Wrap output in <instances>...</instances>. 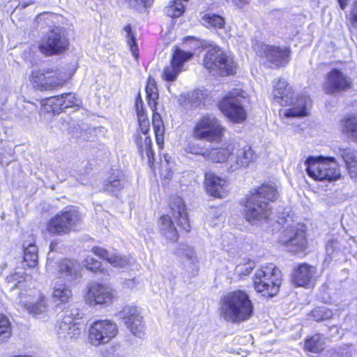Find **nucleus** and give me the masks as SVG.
<instances>
[{
	"instance_id": "44",
	"label": "nucleus",
	"mask_w": 357,
	"mask_h": 357,
	"mask_svg": "<svg viewBox=\"0 0 357 357\" xmlns=\"http://www.w3.org/2000/svg\"><path fill=\"white\" fill-rule=\"evenodd\" d=\"M59 96L61 100L62 112L67 108H78L80 105L79 100L73 93H63Z\"/></svg>"
},
{
	"instance_id": "14",
	"label": "nucleus",
	"mask_w": 357,
	"mask_h": 357,
	"mask_svg": "<svg viewBox=\"0 0 357 357\" xmlns=\"http://www.w3.org/2000/svg\"><path fill=\"white\" fill-rule=\"evenodd\" d=\"M248 222L257 225L262 220L268 219L271 215V207L267 201H262L252 192L248 197L243 211Z\"/></svg>"
},
{
	"instance_id": "41",
	"label": "nucleus",
	"mask_w": 357,
	"mask_h": 357,
	"mask_svg": "<svg viewBox=\"0 0 357 357\" xmlns=\"http://www.w3.org/2000/svg\"><path fill=\"white\" fill-rule=\"evenodd\" d=\"M169 160L167 158H149V165L153 169L158 168L162 175L169 178L171 176L170 171L168 167Z\"/></svg>"
},
{
	"instance_id": "30",
	"label": "nucleus",
	"mask_w": 357,
	"mask_h": 357,
	"mask_svg": "<svg viewBox=\"0 0 357 357\" xmlns=\"http://www.w3.org/2000/svg\"><path fill=\"white\" fill-rule=\"evenodd\" d=\"M160 234L167 241L176 242L178 239V233L169 215H164L158 221Z\"/></svg>"
},
{
	"instance_id": "2",
	"label": "nucleus",
	"mask_w": 357,
	"mask_h": 357,
	"mask_svg": "<svg viewBox=\"0 0 357 357\" xmlns=\"http://www.w3.org/2000/svg\"><path fill=\"white\" fill-rule=\"evenodd\" d=\"M294 89L283 79H279L273 89V101L280 106H290L284 112L287 118H299L309 115L308 108L312 105L309 96L300 94L293 98Z\"/></svg>"
},
{
	"instance_id": "33",
	"label": "nucleus",
	"mask_w": 357,
	"mask_h": 357,
	"mask_svg": "<svg viewBox=\"0 0 357 357\" xmlns=\"http://www.w3.org/2000/svg\"><path fill=\"white\" fill-rule=\"evenodd\" d=\"M252 193L258 196L262 201L274 202L279 197L278 188L275 184H263L254 190Z\"/></svg>"
},
{
	"instance_id": "31",
	"label": "nucleus",
	"mask_w": 357,
	"mask_h": 357,
	"mask_svg": "<svg viewBox=\"0 0 357 357\" xmlns=\"http://www.w3.org/2000/svg\"><path fill=\"white\" fill-rule=\"evenodd\" d=\"M340 131L344 135L357 142V114L344 116L339 121Z\"/></svg>"
},
{
	"instance_id": "52",
	"label": "nucleus",
	"mask_w": 357,
	"mask_h": 357,
	"mask_svg": "<svg viewBox=\"0 0 357 357\" xmlns=\"http://www.w3.org/2000/svg\"><path fill=\"white\" fill-rule=\"evenodd\" d=\"M66 317H68L69 321L79 322L78 320L81 319L82 316L77 308L72 307L64 312L63 318Z\"/></svg>"
},
{
	"instance_id": "24",
	"label": "nucleus",
	"mask_w": 357,
	"mask_h": 357,
	"mask_svg": "<svg viewBox=\"0 0 357 357\" xmlns=\"http://www.w3.org/2000/svg\"><path fill=\"white\" fill-rule=\"evenodd\" d=\"M206 189L208 193L215 197H223L227 193V182L225 180L211 173L206 174Z\"/></svg>"
},
{
	"instance_id": "55",
	"label": "nucleus",
	"mask_w": 357,
	"mask_h": 357,
	"mask_svg": "<svg viewBox=\"0 0 357 357\" xmlns=\"http://www.w3.org/2000/svg\"><path fill=\"white\" fill-rule=\"evenodd\" d=\"M185 150L188 153H191V154L197 155L205 156V154L203 152V149L198 146L196 144H189L187 146Z\"/></svg>"
},
{
	"instance_id": "25",
	"label": "nucleus",
	"mask_w": 357,
	"mask_h": 357,
	"mask_svg": "<svg viewBox=\"0 0 357 357\" xmlns=\"http://www.w3.org/2000/svg\"><path fill=\"white\" fill-rule=\"evenodd\" d=\"M82 326L81 322L69 321L68 317L62 318L58 326V335L63 339L77 338L81 334Z\"/></svg>"
},
{
	"instance_id": "8",
	"label": "nucleus",
	"mask_w": 357,
	"mask_h": 357,
	"mask_svg": "<svg viewBox=\"0 0 357 357\" xmlns=\"http://www.w3.org/2000/svg\"><path fill=\"white\" fill-rule=\"evenodd\" d=\"M307 174L318 181H336L341 174L334 158H307L305 162Z\"/></svg>"
},
{
	"instance_id": "43",
	"label": "nucleus",
	"mask_w": 357,
	"mask_h": 357,
	"mask_svg": "<svg viewBox=\"0 0 357 357\" xmlns=\"http://www.w3.org/2000/svg\"><path fill=\"white\" fill-rule=\"evenodd\" d=\"M222 160H217L218 162L225 163V167L230 171L234 172L243 166H247L248 161H243V159L248 158H221Z\"/></svg>"
},
{
	"instance_id": "23",
	"label": "nucleus",
	"mask_w": 357,
	"mask_h": 357,
	"mask_svg": "<svg viewBox=\"0 0 357 357\" xmlns=\"http://www.w3.org/2000/svg\"><path fill=\"white\" fill-rule=\"evenodd\" d=\"M174 254L178 257L186 259V263L183 264V267L186 271L192 275L197 273V259L192 248L186 244H180L175 249Z\"/></svg>"
},
{
	"instance_id": "51",
	"label": "nucleus",
	"mask_w": 357,
	"mask_h": 357,
	"mask_svg": "<svg viewBox=\"0 0 357 357\" xmlns=\"http://www.w3.org/2000/svg\"><path fill=\"white\" fill-rule=\"evenodd\" d=\"M255 267V263L253 261H248L244 264H238L236 268V272L241 277L246 276L250 273Z\"/></svg>"
},
{
	"instance_id": "45",
	"label": "nucleus",
	"mask_w": 357,
	"mask_h": 357,
	"mask_svg": "<svg viewBox=\"0 0 357 357\" xmlns=\"http://www.w3.org/2000/svg\"><path fill=\"white\" fill-rule=\"evenodd\" d=\"M26 273L22 268H17L14 273L8 275L6 278V282L10 284V289L17 287V284L24 280Z\"/></svg>"
},
{
	"instance_id": "48",
	"label": "nucleus",
	"mask_w": 357,
	"mask_h": 357,
	"mask_svg": "<svg viewBox=\"0 0 357 357\" xmlns=\"http://www.w3.org/2000/svg\"><path fill=\"white\" fill-rule=\"evenodd\" d=\"M333 312L331 310L324 307H318L311 312V317L316 321H320L331 318Z\"/></svg>"
},
{
	"instance_id": "19",
	"label": "nucleus",
	"mask_w": 357,
	"mask_h": 357,
	"mask_svg": "<svg viewBox=\"0 0 357 357\" xmlns=\"http://www.w3.org/2000/svg\"><path fill=\"white\" fill-rule=\"evenodd\" d=\"M82 267L80 264L73 260L63 259L59 262L58 272L60 278L69 283H77L82 278Z\"/></svg>"
},
{
	"instance_id": "42",
	"label": "nucleus",
	"mask_w": 357,
	"mask_h": 357,
	"mask_svg": "<svg viewBox=\"0 0 357 357\" xmlns=\"http://www.w3.org/2000/svg\"><path fill=\"white\" fill-rule=\"evenodd\" d=\"M24 308L29 314H31L35 317H38L47 312V300L45 297L41 296L39 301L36 303L25 304Z\"/></svg>"
},
{
	"instance_id": "53",
	"label": "nucleus",
	"mask_w": 357,
	"mask_h": 357,
	"mask_svg": "<svg viewBox=\"0 0 357 357\" xmlns=\"http://www.w3.org/2000/svg\"><path fill=\"white\" fill-rule=\"evenodd\" d=\"M84 266L87 270L98 271L101 266V262L91 257H87L84 261Z\"/></svg>"
},
{
	"instance_id": "11",
	"label": "nucleus",
	"mask_w": 357,
	"mask_h": 357,
	"mask_svg": "<svg viewBox=\"0 0 357 357\" xmlns=\"http://www.w3.org/2000/svg\"><path fill=\"white\" fill-rule=\"evenodd\" d=\"M353 87V79L337 68H333L326 73L322 85V89L327 95L345 93Z\"/></svg>"
},
{
	"instance_id": "28",
	"label": "nucleus",
	"mask_w": 357,
	"mask_h": 357,
	"mask_svg": "<svg viewBox=\"0 0 357 357\" xmlns=\"http://www.w3.org/2000/svg\"><path fill=\"white\" fill-rule=\"evenodd\" d=\"M211 8L208 7L206 11L201 13V24L208 29L221 30L226 26L225 18L219 14L210 12Z\"/></svg>"
},
{
	"instance_id": "9",
	"label": "nucleus",
	"mask_w": 357,
	"mask_h": 357,
	"mask_svg": "<svg viewBox=\"0 0 357 357\" xmlns=\"http://www.w3.org/2000/svg\"><path fill=\"white\" fill-rule=\"evenodd\" d=\"M244 98L242 89H233L220 100L218 108L231 121L242 123L247 118L246 111L241 101Z\"/></svg>"
},
{
	"instance_id": "57",
	"label": "nucleus",
	"mask_w": 357,
	"mask_h": 357,
	"mask_svg": "<svg viewBox=\"0 0 357 357\" xmlns=\"http://www.w3.org/2000/svg\"><path fill=\"white\" fill-rule=\"evenodd\" d=\"M231 1L235 6L242 8L249 3L250 0H231Z\"/></svg>"
},
{
	"instance_id": "20",
	"label": "nucleus",
	"mask_w": 357,
	"mask_h": 357,
	"mask_svg": "<svg viewBox=\"0 0 357 357\" xmlns=\"http://www.w3.org/2000/svg\"><path fill=\"white\" fill-rule=\"evenodd\" d=\"M92 252L100 259L108 261L114 267L126 268L134 263L133 259L130 257L119 255L101 247L93 248Z\"/></svg>"
},
{
	"instance_id": "34",
	"label": "nucleus",
	"mask_w": 357,
	"mask_h": 357,
	"mask_svg": "<svg viewBox=\"0 0 357 357\" xmlns=\"http://www.w3.org/2000/svg\"><path fill=\"white\" fill-rule=\"evenodd\" d=\"M123 30L126 33V43L129 47V50L135 59L138 61L139 58V50L135 36V31L133 30L132 25L129 23L123 26Z\"/></svg>"
},
{
	"instance_id": "38",
	"label": "nucleus",
	"mask_w": 357,
	"mask_h": 357,
	"mask_svg": "<svg viewBox=\"0 0 357 357\" xmlns=\"http://www.w3.org/2000/svg\"><path fill=\"white\" fill-rule=\"evenodd\" d=\"M325 344V339L321 335L314 334L306 340L305 348L310 352L318 354L324 349Z\"/></svg>"
},
{
	"instance_id": "50",
	"label": "nucleus",
	"mask_w": 357,
	"mask_h": 357,
	"mask_svg": "<svg viewBox=\"0 0 357 357\" xmlns=\"http://www.w3.org/2000/svg\"><path fill=\"white\" fill-rule=\"evenodd\" d=\"M350 177L357 181V160L356 158H346L344 160Z\"/></svg>"
},
{
	"instance_id": "56",
	"label": "nucleus",
	"mask_w": 357,
	"mask_h": 357,
	"mask_svg": "<svg viewBox=\"0 0 357 357\" xmlns=\"http://www.w3.org/2000/svg\"><path fill=\"white\" fill-rule=\"evenodd\" d=\"M349 350L350 351V347L344 346L340 348L339 351H337V354L340 355V357H350L351 353L349 352Z\"/></svg>"
},
{
	"instance_id": "26",
	"label": "nucleus",
	"mask_w": 357,
	"mask_h": 357,
	"mask_svg": "<svg viewBox=\"0 0 357 357\" xmlns=\"http://www.w3.org/2000/svg\"><path fill=\"white\" fill-rule=\"evenodd\" d=\"M125 184L126 179L123 171L118 168H112L107 180L103 185L102 190L116 194L124 188Z\"/></svg>"
},
{
	"instance_id": "27",
	"label": "nucleus",
	"mask_w": 357,
	"mask_h": 357,
	"mask_svg": "<svg viewBox=\"0 0 357 357\" xmlns=\"http://www.w3.org/2000/svg\"><path fill=\"white\" fill-rule=\"evenodd\" d=\"M135 109L137 117L138 130L142 134L146 135L150 131V121L140 91L135 97Z\"/></svg>"
},
{
	"instance_id": "58",
	"label": "nucleus",
	"mask_w": 357,
	"mask_h": 357,
	"mask_svg": "<svg viewBox=\"0 0 357 357\" xmlns=\"http://www.w3.org/2000/svg\"><path fill=\"white\" fill-rule=\"evenodd\" d=\"M137 285V282L135 281V279H128L126 280L124 282V287L128 289H133Z\"/></svg>"
},
{
	"instance_id": "12",
	"label": "nucleus",
	"mask_w": 357,
	"mask_h": 357,
	"mask_svg": "<svg viewBox=\"0 0 357 357\" xmlns=\"http://www.w3.org/2000/svg\"><path fill=\"white\" fill-rule=\"evenodd\" d=\"M194 56V53L185 52L178 47H174L169 63L166 65L161 73V78L167 83L177 80L179 75L185 70V63Z\"/></svg>"
},
{
	"instance_id": "49",
	"label": "nucleus",
	"mask_w": 357,
	"mask_h": 357,
	"mask_svg": "<svg viewBox=\"0 0 357 357\" xmlns=\"http://www.w3.org/2000/svg\"><path fill=\"white\" fill-rule=\"evenodd\" d=\"M155 0H125L130 9L138 10L140 8H149L154 3Z\"/></svg>"
},
{
	"instance_id": "61",
	"label": "nucleus",
	"mask_w": 357,
	"mask_h": 357,
	"mask_svg": "<svg viewBox=\"0 0 357 357\" xmlns=\"http://www.w3.org/2000/svg\"><path fill=\"white\" fill-rule=\"evenodd\" d=\"M217 211V208H213L211 209V213H213V215L215 216V218H218V215H219V213L216 211Z\"/></svg>"
},
{
	"instance_id": "6",
	"label": "nucleus",
	"mask_w": 357,
	"mask_h": 357,
	"mask_svg": "<svg viewBox=\"0 0 357 357\" xmlns=\"http://www.w3.org/2000/svg\"><path fill=\"white\" fill-rule=\"evenodd\" d=\"M282 274L274 264L262 266L255 273L253 287L256 291L263 296L273 297L279 291L281 284Z\"/></svg>"
},
{
	"instance_id": "62",
	"label": "nucleus",
	"mask_w": 357,
	"mask_h": 357,
	"mask_svg": "<svg viewBox=\"0 0 357 357\" xmlns=\"http://www.w3.org/2000/svg\"><path fill=\"white\" fill-rule=\"evenodd\" d=\"M185 40H196L199 41L198 39L195 38L194 36H188L185 38Z\"/></svg>"
},
{
	"instance_id": "5",
	"label": "nucleus",
	"mask_w": 357,
	"mask_h": 357,
	"mask_svg": "<svg viewBox=\"0 0 357 357\" xmlns=\"http://www.w3.org/2000/svg\"><path fill=\"white\" fill-rule=\"evenodd\" d=\"M70 39L66 30L60 26L49 29L40 38L39 52L45 56L61 55L70 49Z\"/></svg>"
},
{
	"instance_id": "16",
	"label": "nucleus",
	"mask_w": 357,
	"mask_h": 357,
	"mask_svg": "<svg viewBox=\"0 0 357 357\" xmlns=\"http://www.w3.org/2000/svg\"><path fill=\"white\" fill-rule=\"evenodd\" d=\"M279 241L292 252L303 251L307 245L305 227L302 224L292 225L282 231Z\"/></svg>"
},
{
	"instance_id": "39",
	"label": "nucleus",
	"mask_w": 357,
	"mask_h": 357,
	"mask_svg": "<svg viewBox=\"0 0 357 357\" xmlns=\"http://www.w3.org/2000/svg\"><path fill=\"white\" fill-rule=\"evenodd\" d=\"M52 297L55 302L66 303L72 297V291L66 284L56 283Z\"/></svg>"
},
{
	"instance_id": "4",
	"label": "nucleus",
	"mask_w": 357,
	"mask_h": 357,
	"mask_svg": "<svg viewBox=\"0 0 357 357\" xmlns=\"http://www.w3.org/2000/svg\"><path fill=\"white\" fill-rule=\"evenodd\" d=\"M146 99L152 112L151 121L155 135V139L160 151L164 149L165 128L161 116L158 112L159 90L157 82L151 75L148 76L146 86Z\"/></svg>"
},
{
	"instance_id": "18",
	"label": "nucleus",
	"mask_w": 357,
	"mask_h": 357,
	"mask_svg": "<svg viewBox=\"0 0 357 357\" xmlns=\"http://www.w3.org/2000/svg\"><path fill=\"white\" fill-rule=\"evenodd\" d=\"M120 317L130 332L141 337L144 333V324L140 312L135 306H126L120 312Z\"/></svg>"
},
{
	"instance_id": "40",
	"label": "nucleus",
	"mask_w": 357,
	"mask_h": 357,
	"mask_svg": "<svg viewBox=\"0 0 357 357\" xmlns=\"http://www.w3.org/2000/svg\"><path fill=\"white\" fill-rule=\"evenodd\" d=\"M185 9L181 0H172L165 7V13L172 19L178 18L184 14Z\"/></svg>"
},
{
	"instance_id": "22",
	"label": "nucleus",
	"mask_w": 357,
	"mask_h": 357,
	"mask_svg": "<svg viewBox=\"0 0 357 357\" xmlns=\"http://www.w3.org/2000/svg\"><path fill=\"white\" fill-rule=\"evenodd\" d=\"M315 274V267L307 264H301L294 270L293 282L297 286L309 288L314 284Z\"/></svg>"
},
{
	"instance_id": "47",
	"label": "nucleus",
	"mask_w": 357,
	"mask_h": 357,
	"mask_svg": "<svg viewBox=\"0 0 357 357\" xmlns=\"http://www.w3.org/2000/svg\"><path fill=\"white\" fill-rule=\"evenodd\" d=\"M347 26L351 30L357 29V0L354 1L347 15Z\"/></svg>"
},
{
	"instance_id": "29",
	"label": "nucleus",
	"mask_w": 357,
	"mask_h": 357,
	"mask_svg": "<svg viewBox=\"0 0 357 357\" xmlns=\"http://www.w3.org/2000/svg\"><path fill=\"white\" fill-rule=\"evenodd\" d=\"M224 50L218 45H214L208 49L204 55L202 64L210 73H216L220 66V61Z\"/></svg>"
},
{
	"instance_id": "35",
	"label": "nucleus",
	"mask_w": 357,
	"mask_h": 357,
	"mask_svg": "<svg viewBox=\"0 0 357 357\" xmlns=\"http://www.w3.org/2000/svg\"><path fill=\"white\" fill-rule=\"evenodd\" d=\"M40 105L42 108L47 113L55 115L62 112V104L59 95L43 99L40 101Z\"/></svg>"
},
{
	"instance_id": "37",
	"label": "nucleus",
	"mask_w": 357,
	"mask_h": 357,
	"mask_svg": "<svg viewBox=\"0 0 357 357\" xmlns=\"http://www.w3.org/2000/svg\"><path fill=\"white\" fill-rule=\"evenodd\" d=\"M24 248V261L22 264H25V265L29 268H34L38 264V248L36 245L30 243L28 245H26L24 243L23 245Z\"/></svg>"
},
{
	"instance_id": "36",
	"label": "nucleus",
	"mask_w": 357,
	"mask_h": 357,
	"mask_svg": "<svg viewBox=\"0 0 357 357\" xmlns=\"http://www.w3.org/2000/svg\"><path fill=\"white\" fill-rule=\"evenodd\" d=\"M135 142L141 156H154L152 141L149 135L146 136L143 139L139 134H137L135 137Z\"/></svg>"
},
{
	"instance_id": "32",
	"label": "nucleus",
	"mask_w": 357,
	"mask_h": 357,
	"mask_svg": "<svg viewBox=\"0 0 357 357\" xmlns=\"http://www.w3.org/2000/svg\"><path fill=\"white\" fill-rule=\"evenodd\" d=\"M220 61V66L216 73L222 76L234 75L236 73L237 63L234 57L228 54L225 50Z\"/></svg>"
},
{
	"instance_id": "3",
	"label": "nucleus",
	"mask_w": 357,
	"mask_h": 357,
	"mask_svg": "<svg viewBox=\"0 0 357 357\" xmlns=\"http://www.w3.org/2000/svg\"><path fill=\"white\" fill-rule=\"evenodd\" d=\"M75 70L68 66L32 70L29 80L33 87L40 91H53L64 86L73 77Z\"/></svg>"
},
{
	"instance_id": "10",
	"label": "nucleus",
	"mask_w": 357,
	"mask_h": 357,
	"mask_svg": "<svg viewBox=\"0 0 357 357\" xmlns=\"http://www.w3.org/2000/svg\"><path fill=\"white\" fill-rule=\"evenodd\" d=\"M79 220V214L75 208H66L50 220L46 229L52 234L66 235L74 229Z\"/></svg>"
},
{
	"instance_id": "21",
	"label": "nucleus",
	"mask_w": 357,
	"mask_h": 357,
	"mask_svg": "<svg viewBox=\"0 0 357 357\" xmlns=\"http://www.w3.org/2000/svg\"><path fill=\"white\" fill-rule=\"evenodd\" d=\"M170 213L176 220L177 224L185 231L190 229V224L185 204L180 197H174L170 202Z\"/></svg>"
},
{
	"instance_id": "46",
	"label": "nucleus",
	"mask_w": 357,
	"mask_h": 357,
	"mask_svg": "<svg viewBox=\"0 0 357 357\" xmlns=\"http://www.w3.org/2000/svg\"><path fill=\"white\" fill-rule=\"evenodd\" d=\"M11 335L10 324L8 318L0 314V342H3Z\"/></svg>"
},
{
	"instance_id": "15",
	"label": "nucleus",
	"mask_w": 357,
	"mask_h": 357,
	"mask_svg": "<svg viewBox=\"0 0 357 357\" xmlns=\"http://www.w3.org/2000/svg\"><path fill=\"white\" fill-rule=\"evenodd\" d=\"M116 298V291L106 284L93 282L86 287L85 301L90 305H109Z\"/></svg>"
},
{
	"instance_id": "1",
	"label": "nucleus",
	"mask_w": 357,
	"mask_h": 357,
	"mask_svg": "<svg viewBox=\"0 0 357 357\" xmlns=\"http://www.w3.org/2000/svg\"><path fill=\"white\" fill-rule=\"evenodd\" d=\"M220 315L227 321L240 324L250 319L254 305L248 294L243 290L227 293L220 299Z\"/></svg>"
},
{
	"instance_id": "63",
	"label": "nucleus",
	"mask_w": 357,
	"mask_h": 357,
	"mask_svg": "<svg viewBox=\"0 0 357 357\" xmlns=\"http://www.w3.org/2000/svg\"><path fill=\"white\" fill-rule=\"evenodd\" d=\"M335 329V331H337V328L336 326H333L331 328V330Z\"/></svg>"
},
{
	"instance_id": "60",
	"label": "nucleus",
	"mask_w": 357,
	"mask_h": 357,
	"mask_svg": "<svg viewBox=\"0 0 357 357\" xmlns=\"http://www.w3.org/2000/svg\"><path fill=\"white\" fill-rule=\"evenodd\" d=\"M337 3L342 10H344L348 6L349 0H337Z\"/></svg>"
},
{
	"instance_id": "59",
	"label": "nucleus",
	"mask_w": 357,
	"mask_h": 357,
	"mask_svg": "<svg viewBox=\"0 0 357 357\" xmlns=\"http://www.w3.org/2000/svg\"><path fill=\"white\" fill-rule=\"evenodd\" d=\"M253 151L250 146H245L244 147V151L243 153V156H253Z\"/></svg>"
},
{
	"instance_id": "54",
	"label": "nucleus",
	"mask_w": 357,
	"mask_h": 357,
	"mask_svg": "<svg viewBox=\"0 0 357 357\" xmlns=\"http://www.w3.org/2000/svg\"><path fill=\"white\" fill-rule=\"evenodd\" d=\"M340 248L339 242L336 239H331L326 245V252L328 256H331Z\"/></svg>"
},
{
	"instance_id": "7",
	"label": "nucleus",
	"mask_w": 357,
	"mask_h": 357,
	"mask_svg": "<svg viewBox=\"0 0 357 357\" xmlns=\"http://www.w3.org/2000/svg\"><path fill=\"white\" fill-rule=\"evenodd\" d=\"M225 132V128L220 120L215 116L208 114L202 116L192 130L194 138L215 144H219L222 141Z\"/></svg>"
},
{
	"instance_id": "17",
	"label": "nucleus",
	"mask_w": 357,
	"mask_h": 357,
	"mask_svg": "<svg viewBox=\"0 0 357 357\" xmlns=\"http://www.w3.org/2000/svg\"><path fill=\"white\" fill-rule=\"evenodd\" d=\"M117 333L116 324L111 321H96L89 328V340L95 346L106 344L113 339Z\"/></svg>"
},
{
	"instance_id": "13",
	"label": "nucleus",
	"mask_w": 357,
	"mask_h": 357,
	"mask_svg": "<svg viewBox=\"0 0 357 357\" xmlns=\"http://www.w3.org/2000/svg\"><path fill=\"white\" fill-rule=\"evenodd\" d=\"M257 56L264 58L273 67L280 68L286 66L291 61L290 47H280L264 43L258 44Z\"/></svg>"
}]
</instances>
